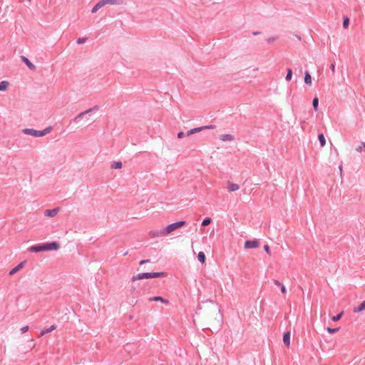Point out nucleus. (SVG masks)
I'll use <instances>...</instances> for the list:
<instances>
[{
  "mask_svg": "<svg viewBox=\"0 0 365 365\" xmlns=\"http://www.w3.org/2000/svg\"><path fill=\"white\" fill-rule=\"evenodd\" d=\"M59 248L58 243L56 242L31 246L29 250L31 252H40L48 250H57Z\"/></svg>",
  "mask_w": 365,
  "mask_h": 365,
  "instance_id": "obj_1",
  "label": "nucleus"
},
{
  "mask_svg": "<svg viewBox=\"0 0 365 365\" xmlns=\"http://www.w3.org/2000/svg\"><path fill=\"white\" fill-rule=\"evenodd\" d=\"M52 127L48 126L43 130H37L33 128H24L22 130V133L25 135H31L35 138H41L50 133L52 131Z\"/></svg>",
  "mask_w": 365,
  "mask_h": 365,
  "instance_id": "obj_2",
  "label": "nucleus"
},
{
  "mask_svg": "<svg viewBox=\"0 0 365 365\" xmlns=\"http://www.w3.org/2000/svg\"><path fill=\"white\" fill-rule=\"evenodd\" d=\"M164 276H165L164 272H144V273H140L136 275H134L132 277V280L137 281V280H140V279L155 278V277H164Z\"/></svg>",
  "mask_w": 365,
  "mask_h": 365,
  "instance_id": "obj_3",
  "label": "nucleus"
},
{
  "mask_svg": "<svg viewBox=\"0 0 365 365\" xmlns=\"http://www.w3.org/2000/svg\"><path fill=\"white\" fill-rule=\"evenodd\" d=\"M185 225V221H179V222H176L168 225V226H166L164 228V232H165V236L170 235L173 231L182 227Z\"/></svg>",
  "mask_w": 365,
  "mask_h": 365,
  "instance_id": "obj_4",
  "label": "nucleus"
},
{
  "mask_svg": "<svg viewBox=\"0 0 365 365\" xmlns=\"http://www.w3.org/2000/svg\"><path fill=\"white\" fill-rule=\"evenodd\" d=\"M98 109H99V107L98 106H95L90 109L83 111L74 118L73 121L75 123H78L84 117L85 115L90 114V113H93V111H97Z\"/></svg>",
  "mask_w": 365,
  "mask_h": 365,
  "instance_id": "obj_5",
  "label": "nucleus"
},
{
  "mask_svg": "<svg viewBox=\"0 0 365 365\" xmlns=\"http://www.w3.org/2000/svg\"><path fill=\"white\" fill-rule=\"evenodd\" d=\"M148 235L151 238L160 237L165 236L164 229L162 230H150L148 233Z\"/></svg>",
  "mask_w": 365,
  "mask_h": 365,
  "instance_id": "obj_6",
  "label": "nucleus"
},
{
  "mask_svg": "<svg viewBox=\"0 0 365 365\" xmlns=\"http://www.w3.org/2000/svg\"><path fill=\"white\" fill-rule=\"evenodd\" d=\"M60 208L56 207L51 210H46L44 212L45 216L48 217H54L59 212Z\"/></svg>",
  "mask_w": 365,
  "mask_h": 365,
  "instance_id": "obj_7",
  "label": "nucleus"
},
{
  "mask_svg": "<svg viewBox=\"0 0 365 365\" xmlns=\"http://www.w3.org/2000/svg\"><path fill=\"white\" fill-rule=\"evenodd\" d=\"M259 246V242L257 240H247L245 242V247L246 249L256 248Z\"/></svg>",
  "mask_w": 365,
  "mask_h": 365,
  "instance_id": "obj_8",
  "label": "nucleus"
},
{
  "mask_svg": "<svg viewBox=\"0 0 365 365\" xmlns=\"http://www.w3.org/2000/svg\"><path fill=\"white\" fill-rule=\"evenodd\" d=\"M25 265V262H21L17 266L11 269L9 272V275H14L17 272L20 271Z\"/></svg>",
  "mask_w": 365,
  "mask_h": 365,
  "instance_id": "obj_9",
  "label": "nucleus"
},
{
  "mask_svg": "<svg viewBox=\"0 0 365 365\" xmlns=\"http://www.w3.org/2000/svg\"><path fill=\"white\" fill-rule=\"evenodd\" d=\"M102 2H103V5L106 6V4H123V0H101Z\"/></svg>",
  "mask_w": 365,
  "mask_h": 365,
  "instance_id": "obj_10",
  "label": "nucleus"
},
{
  "mask_svg": "<svg viewBox=\"0 0 365 365\" xmlns=\"http://www.w3.org/2000/svg\"><path fill=\"white\" fill-rule=\"evenodd\" d=\"M220 138L222 141H233L235 140V137L231 134L221 135Z\"/></svg>",
  "mask_w": 365,
  "mask_h": 365,
  "instance_id": "obj_11",
  "label": "nucleus"
},
{
  "mask_svg": "<svg viewBox=\"0 0 365 365\" xmlns=\"http://www.w3.org/2000/svg\"><path fill=\"white\" fill-rule=\"evenodd\" d=\"M215 128V126L214 125H210L195 128L193 129H194L195 133H199L205 129H214Z\"/></svg>",
  "mask_w": 365,
  "mask_h": 365,
  "instance_id": "obj_12",
  "label": "nucleus"
},
{
  "mask_svg": "<svg viewBox=\"0 0 365 365\" xmlns=\"http://www.w3.org/2000/svg\"><path fill=\"white\" fill-rule=\"evenodd\" d=\"M283 342L287 346L290 345V333L286 332L283 335Z\"/></svg>",
  "mask_w": 365,
  "mask_h": 365,
  "instance_id": "obj_13",
  "label": "nucleus"
},
{
  "mask_svg": "<svg viewBox=\"0 0 365 365\" xmlns=\"http://www.w3.org/2000/svg\"><path fill=\"white\" fill-rule=\"evenodd\" d=\"M149 301H155V302L160 301L165 304H168L169 303V301L168 299H164L161 297H158V296L150 298Z\"/></svg>",
  "mask_w": 365,
  "mask_h": 365,
  "instance_id": "obj_14",
  "label": "nucleus"
},
{
  "mask_svg": "<svg viewBox=\"0 0 365 365\" xmlns=\"http://www.w3.org/2000/svg\"><path fill=\"white\" fill-rule=\"evenodd\" d=\"M56 329V325H51L48 328L43 329L41 331V336H43V335L46 334H48L49 332H51L52 331L55 330Z\"/></svg>",
  "mask_w": 365,
  "mask_h": 365,
  "instance_id": "obj_15",
  "label": "nucleus"
},
{
  "mask_svg": "<svg viewBox=\"0 0 365 365\" xmlns=\"http://www.w3.org/2000/svg\"><path fill=\"white\" fill-rule=\"evenodd\" d=\"M103 2H102V1L101 0L99 2H98L92 9L91 10V12L93 14L97 12L101 8H102L103 6H104Z\"/></svg>",
  "mask_w": 365,
  "mask_h": 365,
  "instance_id": "obj_16",
  "label": "nucleus"
},
{
  "mask_svg": "<svg viewBox=\"0 0 365 365\" xmlns=\"http://www.w3.org/2000/svg\"><path fill=\"white\" fill-rule=\"evenodd\" d=\"M9 83L7 81H2L0 82V91H5L7 90Z\"/></svg>",
  "mask_w": 365,
  "mask_h": 365,
  "instance_id": "obj_17",
  "label": "nucleus"
},
{
  "mask_svg": "<svg viewBox=\"0 0 365 365\" xmlns=\"http://www.w3.org/2000/svg\"><path fill=\"white\" fill-rule=\"evenodd\" d=\"M21 58L30 69H35V66L26 57L22 56Z\"/></svg>",
  "mask_w": 365,
  "mask_h": 365,
  "instance_id": "obj_18",
  "label": "nucleus"
},
{
  "mask_svg": "<svg viewBox=\"0 0 365 365\" xmlns=\"http://www.w3.org/2000/svg\"><path fill=\"white\" fill-rule=\"evenodd\" d=\"M227 189L230 192H235L240 189V186L236 183H230Z\"/></svg>",
  "mask_w": 365,
  "mask_h": 365,
  "instance_id": "obj_19",
  "label": "nucleus"
},
{
  "mask_svg": "<svg viewBox=\"0 0 365 365\" xmlns=\"http://www.w3.org/2000/svg\"><path fill=\"white\" fill-rule=\"evenodd\" d=\"M123 165L122 163L120 161H114L112 163L110 168L112 169H120L122 168Z\"/></svg>",
  "mask_w": 365,
  "mask_h": 365,
  "instance_id": "obj_20",
  "label": "nucleus"
},
{
  "mask_svg": "<svg viewBox=\"0 0 365 365\" xmlns=\"http://www.w3.org/2000/svg\"><path fill=\"white\" fill-rule=\"evenodd\" d=\"M364 309H365V301H364L362 303H361L359 307H355L353 311H354V312L356 313V312H360Z\"/></svg>",
  "mask_w": 365,
  "mask_h": 365,
  "instance_id": "obj_21",
  "label": "nucleus"
},
{
  "mask_svg": "<svg viewBox=\"0 0 365 365\" xmlns=\"http://www.w3.org/2000/svg\"><path fill=\"white\" fill-rule=\"evenodd\" d=\"M304 83L306 84H309L310 85L312 83V76L311 75L309 74V72H306L305 73V76H304Z\"/></svg>",
  "mask_w": 365,
  "mask_h": 365,
  "instance_id": "obj_22",
  "label": "nucleus"
},
{
  "mask_svg": "<svg viewBox=\"0 0 365 365\" xmlns=\"http://www.w3.org/2000/svg\"><path fill=\"white\" fill-rule=\"evenodd\" d=\"M318 139L320 143L321 147H324L326 145V140L323 134H319L318 135Z\"/></svg>",
  "mask_w": 365,
  "mask_h": 365,
  "instance_id": "obj_23",
  "label": "nucleus"
},
{
  "mask_svg": "<svg viewBox=\"0 0 365 365\" xmlns=\"http://www.w3.org/2000/svg\"><path fill=\"white\" fill-rule=\"evenodd\" d=\"M197 259L200 262L204 263L205 261V255L204 252H200L197 255Z\"/></svg>",
  "mask_w": 365,
  "mask_h": 365,
  "instance_id": "obj_24",
  "label": "nucleus"
},
{
  "mask_svg": "<svg viewBox=\"0 0 365 365\" xmlns=\"http://www.w3.org/2000/svg\"><path fill=\"white\" fill-rule=\"evenodd\" d=\"M312 105H313V108H314V110L317 111L318 110V106H319V99H318V98L315 97L313 99Z\"/></svg>",
  "mask_w": 365,
  "mask_h": 365,
  "instance_id": "obj_25",
  "label": "nucleus"
},
{
  "mask_svg": "<svg viewBox=\"0 0 365 365\" xmlns=\"http://www.w3.org/2000/svg\"><path fill=\"white\" fill-rule=\"evenodd\" d=\"M292 71L291 68H288L287 69V76L285 77V79L287 81H289L292 79Z\"/></svg>",
  "mask_w": 365,
  "mask_h": 365,
  "instance_id": "obj_26",
  "label": "nucleus"
},
{
  "mask_svg": "<svg viewBox=\"0 0 365 365\" xmlns=\"http://www.w3.org/2000/svg\"><path fill=\"white\" fill-rule=\"evenodd\" d=\"M343 314H344V312H340L339 314H336V316L332 317L331 320H332L333 322H337V321H339V320L341 318V317H342Z\"/></svg>",
  "mask_w": 365,
  "mask_h": 365,
  "instance_id": "obj_27",
  "label": "nucleus"
},
{
  "mask_svg": "<svg viewBox=\"0 0 365 365\" xmlns=\"http://www.w3.org/2000/svg\"><path fill=\"white\" fill-rule=\"evenodd\" d=\"M211 222V219L210 217H206L203 220L202 222V226L205 227L210 225Z\"/></svg>",
  "mask_w": 365,
  "mask_h": 365,
  "instance_id": "obj_28",
  "label": "nucleus"
},
{
  "mask_svg": "<svg viewBox=\"0 0 365 365\" xmlns=\"http://www.w3.org/2000/svg\"><path fill=\"white\" fill-rule=\"evenodd\" d=\"M339 330V328H330V327H327V331L329 334H334V333L337 332Z\"/></svg>",
  "mask_w": 365,
  "mask_h": 365,
  "instance_id": "obj_29",
  "label": "nucleus"
},
{
  "mask_svg": "<svg viewBox=\"0 0 365 365\" xmlns=\"http://www.w3.org/2000/svg\"><path fill=\"white\" fill-rule=\"evenodd\" d=\"M349 18L346 17L344 19L343 26L344 28H347L349 26Z\"/></svg>",
  "mask_w": 365,
  "mask_h": 365,
  "instance_id": "obj_30",
  "label": "nucleus"
},
{
  "mask_svg": "<svg viewBox=\"0 0 365 365\" xmlns=\"http://www.w3.org/2000/svg\"><path fill=\"white\" fill-rule=\"evenodd\" d=\"M29 326H25L21 329V334L26 333L29 330Z\"/></svg>",
  "mask_w": 365,
  "mask_h": 365,
  "instance_id": "obj_31",
  "label": "nucleus"
},
{
  "mask_svg": "<svg viewBox=\"0 0 365 365\" xmlns=\"http://www.w3.org/2000/svg\"><path fill=\"white\" fill-rule=\"evenodd\" d=\"M276 40H277V37H269V38H268L267 39V41L268 43H272V42H274V41H276Z\"/></svg>",
  "mask_w": 365,
  "mask_h": 365,
  "instance_id": "obj_32",
  "label": "nucleus"
},
{
  "mask_svg": "<svg viewBox=\"0 0 365 365\" xmlns=\"http://www.w3.org/2000/svg\"><path fill=\"white\" fill-rule=\"evenodd\" d=\"M264 250H265V252H266L267 254L270 255V250H269V245H265L264 246Z\"/></svg>",
  "mask_w": 365,
  "mask_h": 365,
  "instance_id": "obj_33",
  "label": "nucleus"
},
{
  "mask_svg": "<svg viewBox=\"0 0 365 365\" xmlns=\"http://www.w3.org/2000/svg\"><path fill=\"white\" fill-rule=\"evenodd\" d=\"M85 41H86V38H79L77 39V43H79V44L80 43H83Z\"/></svg>",
  "mask_w": 365,
  "mask_h": 365,
  "instance_id": "obj_34",
  "label": "nucleus"
},
{
  "mask_svg": "<svg viewBox=\"0 0 365 365\" xmlns=\"http://www.w3.org/2000/svg\"><path fill=\"white\" fill-rule=\"evenodd\" d=\"M273 282L275 285L278 286V287H281V285L282 284L279 281H278L277 279H274L273 280Z\"/></svg>",
  "mask_w": 365,
  "mask_h": 365,
  "instance_id": "obj_35",
  "label": "nucleus"
},
{
  "mask_svg": "<svg viewBox=\"0 0 365 365\" xmlns=\"http://www.w3.org/2000/svg\"><path fill=\"white\" fill-rule=\"evenodd\" d=\"M281 292L283 293V294H285L287 292V289H286V287H284V284H282L281 287Z\"/></svg>",
  "mask_w": 365,
  "mask_h": 365,
  "instance_id": "obj_36",
  "label": "nucleus"
},
{
  "mask_svg": "<svg viewBox=\"0 0 365 365\" xmlns=\"http://www.w3.org/2000/svg\"><path fill=\"white\" fill-rule=\"evenodd\" d=\"M195 131H194V129L192 128V129H191V130H188V131H187V136H190V135H192V134H195Z\"/></svg>",
  "mask_w": 365,
  "mask_h": 365,
  "instance_id": "obj_37",
  "label": "nucleus"
},
{
  "mask_svg": "<svg viewBox=\"0 0 365 365\" xmlns=\"http://www.w3.org/2000/svg\"><path fill=\"white\" fill-rule=\"evenodd\" d=\"M330 69H331V71H332L333 73H335V64L334 63H331L330 65Z\"/></svg>",
  "mask_w": 365,
  "mask_h": 365,
  "instance_id": "obj_38",
  "label": "nucleus"
},
{
  "mask_svg": "<svg viewBox=\"0 0 365 365\" xmlns=\"http://www.w3.org/2000/svg\"><path fill=\"white\" fill-rule=\"evenodd\" d=\"M364 148V145H362L359 146L358 148H356V150L357 152H359V153H360V152H361V151H362V150H363Z\"/></svg>",
  "mask_w": 365,
  "mask_h": 365,
  "instance_id": "obj_39",
  "label": "nucleus"
},
{
  "mask_svg": "<svg viewBox=\"0 0 365 365\" xmlns=\"http://www.w3.org/2000/svg\"><path fill=\"white\" fill-rule=\"evenodd\" d=\"M184 136H185V134H184V133H182V132H180V133H178V138H183Z\"/></svg>",
  "mask_w": 365,
  "mask_h": 365,
  "instance_id": "obj_40",
  "label": "nucleus"
},
{
  "mask_svg": "<svg viewBox=\"0 0 365 365\" xmlns=\"http://www.w3.org/2000/svg\"><path fill=\"white\" fill-rule=\"evenodd\" d=\"M149 262V260H145V259H144V260H141V261L140 262V264H145V263H147V262Z\"/></svg>",
  "mask_w": 365,
  "mask_h": 365,
  "instance_id": "obj_41",
  "label": "nucleus"
},
{
  "mask_svg": "<svg viewBox=\"0 0 365 365\" xmlns=\"http://www.w3.org/2000/svg\"><path fill=\"white\" fill-rule=\"evenodd\" d=\"M339 168L340 172L341 173V171H342V166L339 165Z\"/></svg>",
  "mask_w": 365,
  "mask_h": 365,
  "instance_id": "obj_42",
  "label": "nucleus"
},
{
  "mask_svg": "<svg viewBox=\"0 0 365 365\" xmlns=\"http://www.w3.org/2000/svg\"><path fill=\"white\" fill-rule=\"evenodd\" d=\"M29 1H30L31 0H29Z\"/></svg>",
  "mask_w": 365,
  "mask_h": 365,
  "instance_id": "obj_43",
  "label": "nucleus"
}]
</instances>
